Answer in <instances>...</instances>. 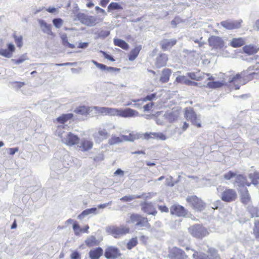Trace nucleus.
Returning <instances> with one entry per match:
<instances>
[{"mask_svg": "<svg viewBox=\"0 0 259 259\" xmlns=\"http://www.w3.org/2000/svg\"><path fill=\"white\" fill-rule=\"evenodd\" d=\"M244 70L240 73H237L236 75L229 76L228 82L232 83L235 90H238L241 85L244 84L246 83V78L248 80V76Z\"/></svg>", "mask_w": 259, "mask_h": 259, "instance_id": "1", "label": "nucleus"}, {"mask_svg": "<svg viewBox=\"0 0 259 259\" xmlns=\"http://www.w3.org/2000/svg\"><path fill=\"white\" fill-rule=\"evenodd\" d=\"M189 233L194 237L201 239L208 235L207 229L200 224H195L188 228Z\"/></svg>", "mask_w": 259, "mask_h": 259, "instance_id": "2", "label": "nucleus"}, {"mask_svg": "<svg viewBox=\"0 0 259 259\" xmlns=\"http://www.w3.org/2000/svg\"><path fill=\"white\" fill-rule=\"evenodd\" d=\"M130 222L131 223L134 224L135 228L142 229L143 227L149 228L150 225L148 223L147 218L142 217V215L133 213L131 215Z\"/></svg>", "mask_w": 259, "mask_h": 259, "instance_id": "3", "label": "nucleus"}, {"mask_svg": "<svg viewBox=\"0 0 259 259\" xmlns=\"http://www.w3.org/2000/svg\"><path fill=\"white\" fill-rule=\"evenodd\" d=\"M185 117L197 127H200L201 126L200 116H197L192 108H186L185 109Z\"/></svg>", "mask_w": 259, "mask_h": 259, "instance_id": "4", "label": "nucleus"}, {"mask_svg": "<svg viewBox=\"0 0 259 259\" xmlns=\"http://www.w3.org/2000/svg\"><path fill=\"white\" fill-rule=\"evenodd\" d=\"M106 230L108 233L112 235L114 237L117 238L128 233L130 229L128 227L124 226L119 227L110 226L106 227Z\"/></svg>", "mask_w": 259, "mask_h": 259, "instance_id": "5", "label": "nucleus"}, {"mask_svg": "<svg viewBox=\"0 0 259 259\" xmlns=\"http://www.w3.org/2000/svg\"><path fill=\"white\" fill-rule=\"evenodd\" d=\"M76 18L83 25L89 27L95 26L97 24V18L93 16H89L84 13H79Z\"/></svg>", "mask_w": 259, "mask_h": 259, "instance_id": "6", "label": "nucleus"}, {"mask_svg": "<svg viewBox=\"0 0 259 259\" xmlns=\"http://www.w3.org/2000/svg\"><path fill=\"white\" fill-rule=\"evenodd\" d=\"M186 200L196 210L200 211L205 208V203L196 196H189L187 197Z\"/></svg>", "mask_w": 259, "mask_h": 259, "instance_id": "7", "label": "nucleus"}, {"mask_svg": "<svg viewBox=\"0 0 259 259\" xmlns=\"http://www.w3.org/2000/svg\"><path fill=\"white\" fill-rule=\"evenodd\" d=\"M254 64L249 66L246 70H244L248 76L249 79L253 78L254 75H257L259 73V57L256 56L254 57Z\"/></svg>", "mask_w": 259, "mask_h": 259, "instance_id": "8", "label": "nucleus"}, {"mask_svg": "<svg viewBox=\"0 0 259 259\" xmlns=\"http://www.w3.org/2000/svg\"><path fill=\"white\" fill-rule=\"evenodd\" d=\"M242 22V21L241 19L238 20L228 19L221 22L220 25L226 29L232 30L240 28Z\"/></svg>", "mask_w": 259, "mask_h": 259, "instance_id": "9", "label": "nucleus"}, {"mask_svg": "<svg viewBox=\"0 0 259 259\" xmlns=\"http://www.w3.org/2000/svg\"><path fill=\"white\" fill-rule=\"evenodd\" d=\"M79 139L76 135L71 133L64 134L62 142L68 146H73L77 144Z\"/></svg>", "mask_w": 259, "mask_h": 259, "instance_id": "10", "label": "nucleus"}, {"mask_svg": "<svg viewBox=\"0 0 259 259\" xmlns=\"http://www.w3.org/2000/svg\"><path fill=\"white\" fill-rule=\"evenodd\" d=\"M237 197L236 191L231 189H226L221 194V199L225 202H231L234 201Z\"/></svg>", "mask_w": 259, "mask_h": 259, "instance_id": "11", "label": "nucleus"}, {"mask_svg": "<svg viewBox=\"0 0 259 259\" xmlns=\"http://www.w3.org/2000/svg\"><path fill=\"white\" fill-rule=\"evenodd\" d=\"M121 254L117 247L110 246L105 251L104 255L107 259H116L119 257Z\"/></svg>", "mask_w": 259, "mask_h": 259, "instance_id": "12", "label": "nucleus"}, {"mask_svg": "<svg viewBox=\"0 0 259 259\" xmlns=\"http://www.w3.org/2000/svg\"><path fill=\"white\" fill-rule=\"evenodd\" d=\"M116 115L123 117H132L138 116L139 113L136 110L131 108H126L124 110L116 109Z\"/></svg>", "mask_w": 259, "mask_h": 259, "instance_id": "13", "label": "nucleus"}, {"mask_svg": "<svg viewBox=\"0 0 259 259\" xmlns=\"http://www.w3.org/2000/svg\"><path fill=\"white\" fill-rule=\"evenodd\" d=\"M170 213L178 217H185L187 214V210L182 206L174 204L170 207Z\"/></svg>", "mask_w": 259, "mask_h": 259, "instance_id": "14", "label": "nucleus"}, {"mask_svg": "<svg viewBox=\"0 0 259 259\" xmlns=\"http://www.w3.org/2000/svg\"><path fill=\"white\" fill-rule=\"evenodd\" d=\"M210 46L215 49H222L224 46V42L222 38L218 36L212 35L208 38Z\"/></svg>", "mask_w": 259, "mask_h": 259, "instance_id": "15", "label": "nucleus"}, {"mask_svg": "<svg viewBox=\"0 0 259 259\" xmlns=\"http://www.w3.org/2000/svg\"><path fill=\"white\" fill-rule=\"evenodd\" d=\"M170 259H187V256L182 249L174 247L170 251L169 254Z\"/></svg>", "mask_w": 259, "mask_h": 259, "instance_id": "16", "label": "nucleus"}, {"mask_svg": "<svg viewBox=\"0 0 259 259\" xmlns=\"http://www.w3.org/2000/svg\"><path fill=\"white\" fill-rule=\"evenodd\" d=\"M94 109L98 113L103 115H116V109L115 108L95 106L94 107Z\"/></svg>", "mask_w": 259, "mask_h": 259, "instance_id": "17", "label": "nucleus"}, {"mask_svg": "<svg viewBox=\"0 0 259 259\" xmlns=\"http://www.w3.org/2000/svg\"><path fill=\"white\" fill-rule=\"evenodd\" d=\"M7 49H0V55L4 57L10 58L12 57L13 54L15 51V46L10 43L7 45Z\"/></svg>", "mask_w": 259, "mask_h": 259, "instance_id": "18", "label": "nucleus"}, {"mask_svg": "<svg viewBox=\"0 0 259 259\" xmlns=\"http://www.w3.org/2000/svg\"><path fill=\"white\" fill-rule=\"evenodd\" d=\"M187 74L192 79L197 81L204 79L207 76L208 77L207 80H211L214 79L212 76L209 74L203 73L202 75H201L199 72H189Z\"/></svg>", "mask_w": 259, "mask_h": 259, "instance_id": "19", "label": "nucleus"}, {"mask_svg": "<svg viewBox=\"0 0 259 259\" xmlns=\"http://www.w3.org/2000/svg\"><path fill=\"white\" fill-rule=\"evenodd\" d=\"M114 128V125L111 123H106L103 125V128H100L98 131V134L100 136L103 137L104 138L106 139L108 136L109 133L107 131H110Z\"/></svg>", "mask_w": 259, "mask_h": 259, "instance_id": "20", "label": "nucleus"}, {"mask_svg": "<svg viewBox=\"0 0 259 259\" xmlns=\"http://www.w3.org/2000/svg\"><path fill=\"white\" fill-rule=\"evenodd\" d=\"M176 81L179 83H184L190 86H199V83L191 81L184 75H180L176 77Z\"/></svg>", "mask_w": 259, "mask_h": 259, "instance_id": "21", "label": "nucleus"}, {"mask_svg": "<svg viewBox=\"0 0 259 259\" xmlns=\"http://www.w3.org/2000/svg\"><path fill=\"white\" fill-rule=\"evenodd\" d=\"M177 42L176 39H165L160 41V45L162 50L165 51L170 49Z\"/></svg>", "mask_w": 259, "mask_h": 259, "instance_id": "22", "label": "nucleus"}, {"mask_svg": "<svg viewBox=\"0 0 259 259\" xmlns=\"http://www.w3.org/2000/svg\"><path fill=\"white\" fill-rule=\"evenodd\" d=\"M168 60L167 55L165 54L160 55L156 59L155 65L157 68H160L166 65Z\"/></svg>", "mask_w": 259, "mask_h": 259, "instance_id": "23", "label": "nucleus"}, {"mask_svg": "<svg viewBox=\"0 0 259 259\" xmlns=\"http://www.w3.org/2000/svg\"><path fill=\"white\" fill-rule=\"evenodd\" d=\"M103 253V250L100 247L91 250L89 253L91 259H99Z\"/></svg>", "mask_w": 259, "mask_h": 259, "instance_id": "24", "label": "nucleus"}, {"mask_svg": "<svg viewBox=\"0 0 259 259\" xmlns=\"http://www.w3.org/2000/svg\"><path fill=\"white\" fill-rule=\"evenodd\" d=\"M38 23L41 30L44 33H47L49 35H54V34L51 30V25L47 24L43 20H39Z\"/></svg>", "mask_w": 259, "mask_h": 259, "instance_id": "25", "label": "nucleus"}, {"mask_svg": "<svg viewBox=\"0 0 259 259\" xmlns=\"http://www.w3.org/2000/svg\"><path fill=\"white\" fill-rule=\"evenodd\" d=\"M241 194V199L242 203L244 204L248 203L250 200V197L248 191L246 188L242 187L240 189Z\"/></svg>", "mask_w": 259, "mask_h": 259, "instance_id": "26", "label": "nucleus"}, {"mask_svg": "<svg viewBox=\"0 0 259 259\" xmlns=\"http://www.w3.org/2000/svg\"><path fill=\"white\" fill-rule=\"evenodd\" d=\"M235 183L237 184L239 187H241V188L244 187L245 185H247V186L250 185V184L247 182L246 178L241 175L236 176Z\"/></svg>", "mask_w": 259, "mask_h": 259, "instance_id": "27", "label": "nucleus"}, {"mask_svg": "<svg viewBox=\"0 0 259 259\" xmlns=\"http://www.w3.org/2000/svg\"><path fill=\"white\" fill-rule=\"evenodd\" d=\"M142 209L148 214L155 215L156 213V211L151 203H145L142 206Z\"/></svg>", "mask_w": 259, "mask_h": 259, "instance_id": "28", "label": "nucleus"}, {"mask_svg": "<svg viewBox=\"0 0 259 259\" xmlns=\"http://www.w3.org/2000/svg\"><path fill=\"white\" fill-rule=\"evenodd\" d=\"M144 136L145 138L147 139L149 138H155L161 140H165L166 139V136L161 133H151L149 134L146 133Z\"/></svg>", "mask_w": 259, "mask_h": 259, "instance_id": "29", "label": "nucleus"}, {"mask_svg": "<svg viewBox=\"0 0 259 259\" xmlns=\"http://www.w3.org/2000/svg\"><path fill=\"white\" fill-rule=\"evenodd\" d=\"M171 74L170 69L166 68L163 69L162 71V74L160 78V81L162 83L167 82L169 80V77Z\"/></svg>", "mask_w": 259, "mask_h": 259, "instance_id": "30", "label": "nucleus"}, {"mask_svg": "<svg viewBox=\"0 0 259 259\" xmlns=\"http://www.w3.org/2000/svg\"><path fill=\"white\" fill-rule=\"evenodd\" d=\"M79 147L81 151H86L92 148L93 143L90 141L83 140L81 142L80 145Z\"/></svg>", "mask_w": 259, "mask_h": 259, "instance_id": "31", "label": "nucleus"}, {"mask_svg": "<svg viewBox=\"0 0 259 259\" xmlns=\"http://www.w3.org/2000/svg\"><path fill=\"white\" fill-rule=\"evenodd\" d=\"M245 44V40L241 38H234L230 42V46L234 48H238Z\"/></svg>", "mask_w": 259, "mask_h": 259, "instance_id": "32", "label": "nucleus"}, {"mask_svg": "<svg viewBox=\"0 0 259 259\" xmlns=\"http://www.w3.org/2000/svg\"><path fill=\"white\" fill-rule=\"evenodd\" d=\"M142 49L141 46H139L135 47L130 53L128 55V59L130 61H134L138 56L140 50Z\"/></svg>", "mask_w": 259, "mask_h": 259, "instance_id": "33", "label": "nucleus"}, {"mask_svg": "<svg viewBox=\"0 0 259 259\" xmlns=\"http://www.w3.org/2000/svg\"><path fill=\"white\" fill-rule=\"evenodd\" d=\"M97 211V208L93 207L91 208L86 209L83 210L80 214L77 217L78 219L82 220L84 217L91 213H96Z\"/></svg>", "mask_w": 259, "mask_h": 259, "instance_id": "34", "label": "nucleus"}, {"mask_svg": "<svg viewBox=\"0 0 259 259\" xmlns=\"http://www.w3.org/2000/svg\"><path fill=\"white\" fill-rule=\"evenodd\" d=\"M113 42L115 46L119 47L124 50H127L129 47L128 45L125 41L120 39L114 38Z\"/></svg>", "mask_w": 259, "mask_h": 259, "instance_id": "35", "label": "nucleus"}, {"mask_svg": "<svg viewBox=\"0 0 259 259\" xmlns=\"http://www.w3.org/2000/svg\"><path fill=\"white\" fill-rule=\"evenodd\" d=\"M243 50L244 53L252 55L256 53L258 51V49L256 47L252 45L245 46L243 48Z\"/></svg>", "mask_w": 259, "mask_h": 259, "instance_id": "36", "label": "nucleus"}, {"mask_svg": "<svg viewBox=\"0 0 259 259\" xmlns=\"http://www.w3.org/2000/svg\"><path fill=\"white\" fill-rule=\"evenodd\" d=\"M224 84V83L223 82L219 81H209L207 83L206 85L204 86L209 89H217L222 87Z\"/></svg>", "mask_w": 259, "mask_h": 259, "instance_id": "37", "label": "nucleus"}, {"mask_svg": "<svg viewBox=\"0 0 259 259\" xmlns=\"http://www.w3.org/2000/svg\"><path fill=\"white\" fill-rule=\"evenodd\" d=\"M61 38L62 39V45L64 46H65L66 47L69 48H71V49L75 48V46L73 44H70L68 42L67 36L66 33H63V34H61Z\"/></svg>", "mask_w": 259, "mask_h": 259, "instance_id": "38", "label": "nucleus"}, {"mask_svg": "<svg viewBox=\"0 0 259 259\" xmlns=\"http://www.w3.org/2000/svg\"><path fill=\"white\" fill-rule=\"evenodd\" d=\"M209 259H220L217 250L214 248H209L207 251Z\"/></svg>", "mask_w": 259, "mask_h": 259, "instance_id": "39", "label": "nucleus"}, {"mask_svg": "<svg viewBox=\"0 0 259 259\" xmlns=\"http://www.w3.org/2000/svg\"><path fill=\"white\" fill-rule=\"evenodd\" d=\"M75 113L80 115H85L89 112V109L88 107L85 106H81L76 108L74 111Z\"/></svg>", "mask_w": 259, "mask_h": 259, "instance_id": "40", "label": "nucleus"}, {"mask_svg": "<svg viewBox=\"0 0 259 259\" xmlns=\"http://www.w3.org/2000/svg\"><path fill=\"white\" fill-rule=\"evenodd\" d=\"M247 210L249 213L250 214L251 218L258 217V209L252 205H249L247 207Z\"/></svg>", "mask_w": 259, "mask_h": 259, "instance_id": "41", "label": "nucleus"}, {"mask_svg": "<svg viewBox=\"0 0 259 259\" xmlns=\"http://www.w3.org/2000/svg\"><path fill=\"white\" fill-rule=\"evenodd\" d=\"M249 178L251 181V183L254 185H257L259 182V173L254 172L249 175Z\"/></svg>", "mask_w": 259, "mask_h": 259, "instance_id": "42", "label": "nucleus"}, {"mask_svg": "<svg viewBox=\"0 0 259 259\" xmlns=\"http://www.w3.org/2000/svg\"><path fill=\"white\" fill-rule=\"evenodd\" d=\"M85 243L88 247H92L98 244L97 240L94 236H91L88 237L85 240Z\"/></svg>", "mask_w": 259, "mask_h": 259, "instance_id": "43", "label": "nucleus"}, {"mask_svg": "<svg viewBox=\"0 0 259 259\" xmlns=\"http://www.w3.org/2000/svg\"><path fill=\"white\" fill-rule=\"evenodd\" d=\"M73 117V114L72 113H68L65 114H63L60 117L57 118V120L60 122L61 123H64L65 122L67 121L68 120L72 118Z\"/></svg>", "mask_w": 259, "mask_h": 259, "instance_id": "44", "label": "nucleus"}, {"mask_svg": "<svg viewBox=\"0 0 259 259\" xmlns=\"http://www.w3.org/2000/svg\"><path fill=\"white\" fill-rule=\"evenodd\" d=\"M253 234L255 238L257 239H259V220H255L254 222V226L253 228Z\"/></svg>", "mask_w": 259, "mask_h": 259, "instance_id": "45", "label": "nucleus"}, {"mask_svg": "<svg viewBox=\"0 0 259 259\" xmlns=\"http://www.w3.org/2000/svg\"><path fill=\"white\" fill-rule=\"evenodd\" d=\"M123 8L118 3L115 2L111 3L108 6L107 11L110 12L114 10H122Z\"/></svg>", "mask_w": 259, "mask_h": 259, "instance_id": "46", "label": "nucleus"}, {"mask_svg": "<svg viewBox=\"0 0 259 259\" xmlns=\"http://www.w3.org/2000/svg\"><path fill=\"white\" fill-rule=\"evenodd\" d=\"M123 141L122 137H118L112 136V137L109 140L108 143L110 145L119 144Z\"/></svg>", "mask_w": 259, "mask_h": 259, "instance_id": "47", "label": "nucleus"}, {"mask_svg": "<svg viewBox=\"0 0 259 259\" xmlns=\"http://www.w3.org/2000/svg\"><path fill=\"white\" fill-rule=\"evenodd\" d=\"M138 244V240L137 238H132L127 243V248L128 249H131L134 247L136 246Z\"/></svg>", "mask_w": 259, "mask_h": 259, "instance_id": "48", "label": "nucleus"}, {"mask_svg": "<svg viewBox=\"0 0 259 259\" xmlns=\"http://www.w3.org/2000/svg\"><path fill=\"white\" fill-rule=\"evenodd\" d=\"M193 257L194 259H209L205 254L196 251L193 254Z\"/></svg>", "mask_w": 259, "mask_h": 259, "instance_id": "49", "label": "nucleus"}, {"mask_svg": "<svg viewBox=\"0 0 259 259\" xmlns=\"http://www.w3.org/2000/svg\"><path fill=\"white\" fill-rule=\"evenodd\" d=\"M53 164L51 166V168L54 170H58L61 168V166L62 165V162L57 160H54L53 161Z\"/></svg>", "mask_w": 259, "mask_h": 259, "instance_id": "50", "label": "nucleus"}, {"mask_svg": "<svg viewBox=\"0 0 259 259\" xmlns=\"http://www.w3.org/2000/svg\"><path fill=\"white\" fill-rule=\"evenodd\" d=\"M140 196H136V195H128V196H125L122 197H121L120 200L123 202H130L136 198H140Z\"/></svg>", "mask_w": 259, "mask_h": 259, "instance_id": "51", "label": "nucleus"}, {"mask_svg": "<svg viewBox=\"0 0 259 259\" xmlns=\"http://www.w3.org/2000/svg\"><path fill=\"white\" fill-rule=\"evenodd\" d=\"M64 128L63 125H59L58 126V128L56 130V134L60 137L61 138V141L62 140V139L63 138V136H64V134H67V132H65L64 131H63L62 130Z\"/></svg>", "mask_w": 259, "mask_h": 259, "instance_id": "52", "label": "nucleus"}, {"mask_svg": "<svg viewBox=\"0 0 259 259\" xmlns=\"http://www.w3.org/2000/svg\"><path fill=\"white\" fill-rule=\"evenodd\" d=\"M202 37H200L199 38H196L194 37H191L190 39L195 43L198 44L199 47L201 48L205 44V42L202 40Z\"/></svg>", "mask_w": 259, "mask_h": 259, "instance_id": "53", "label": "nucleus"}, {"mask_svg": "<svg viewBox=\"0 0 259 259\" xmlns=\"http://www.w3.org/2000/svg\"><path fill=\"white\" fill-rule=\"evenodd\" d=\"M54 25L57 28H60L63 24V21L60 18H55L53 20Z\"/></svg>", "mask_w": 259, "mask_h": 259, "instance_id": "54", "label": "nucleus"}, {"mask_svg": "<svg viewBox=\"0 0 259 259\" xmlns=\"http://www.w3.org/2000/svg\"><path fill=\"white\" fill-rule=\"evenodd\" d=\"M14 37L15 38V41L16 44H17L18 47L21 48L23 45V41H22V36H16L14 35Z\"/></svg>", "mask_w": 259, "mask_h": 259, "instance_id": "55", "label": "nucleus"}, {"mask_svg": "<svg viewBox=\"0 0 259 259\" xmlns=\"http://www.w3.org/2000/svg\"><path fill=\"white\" fill-rule=\"evenodd\" d=\"M73 229L76 235H78L80 233L82 232V229L80 228L79 225L76 223H74L73 225Z\"/></svg>", "mask_w": 259, "mask_h": 259, "instance_id": "56", "label": "nucleus"}, {"mask_svg": "<svg viewBox=\"0 0 259 259\" xmlns=\"http://www.w3.org/2000/svg\"><path fill=\"white\" fill-rule=\"evenodd\" d=\"M26 60H27V57L23 55L18 59H12V61L14 62L15 64H19L22 63Z\"/></svg>", "mask_w": 259, "mask_h": 259, "instance_id": "57", "label": "nucleus"}, {"mask_svg": "<svg viewBox=\"0 0 259 259\" xmlns=\"http://www.w3.org/2000/svg\"><path fill=\"white\" fill-rule=\"evenodd\" d=\"M235 173L232 171H229L227 173L224 174V178L225 180H229L232 178L235 177Z\"/></svg>", "mask_w": 259, "mask_h": 259, "instance_id": "58", "label": "nucleus"}, {"mask_svg": "<svg viewBox=\"0 0 259 259\" xmlns=\"http://www.w3.org/2000/svg\"><path fill=\"white\" fill-rule=\"evenodd\" d=\"M11 84L13 88L16 89H19L22 87L25 84V83L24 82L15 81L11 82Z\"/></svg>", "mask_w": 259, "mask_h": 259, "instance_id": "59", "label": "nucleus"}, {"mask_svg": "<svg viewBox=\"0 0 259 259\" xmlns=\"http://www.w3.org/2000/svg\"><path fill=\"white\" fill-rule=\"evenodd\" d=\"M92 62H93V63L94 64H95L96 67L97 68H98L99 69H100V70H102V71H105V69H106V65H104V64H101V63H99L98 62H97V61L93 60L92 61Z\"/></svg>", "mask_w": 259, "mask_h": 259, "instance_id": "60", "label": "nucleus"}, {"mask_svg": "<svg viewBox=\"0 0 259 259\" xmlns=\"http://www.w3.org/2000/svg\"><path fill=\"white\" fill-rule=\"evenodd\" d=\"M110 34V31L108 30H102L99 33V37L101 38H105Z\"/></svg>", "mask_w": 259, "mask_h": 259, "instance_id": "61", "label": "nucleus"}, {"mask_svg": "<svg viewBox=\"0 0 259 259\" xmlns=\"http://www.w3.org/2000/svg\"><path fill=\"white\" fill-rule=\"evenodd\" d=\"M182 22V20L180 18L176 17L173 20L171 21V24L173 27H176L177 25Z\"/></svg>", "mask_w": 259, "mask_h": 259, "instance_id": "62", "label": "nucleus"}, {"mask_svg": "<svg viewBox=\"0 0 259 259\" xmlns=\"http://www.w3.org/2000/svg\"><path fill=\"white\" fill-rule=\"evenodd\" d=\"M156 97V94H151L150 95H147L146 97H145L143 99V101H152L154 99H155Z\"/></svg>", "mask_w": 259, "mask_h": 259, "instance_id": "63", "label": "nucleus"}, {"mask_svg": "<svg viewBox=\"0 0 259 259\" xmlns=\"http://www.w3.org/2000/svg\"><path fill=\"white\" fill-rule=\"evenodd\" d=\"M71 259H80V255L78 252L75 251L73 252L71 254Z\"/></svg>", "mask_w": 259, "mask_h": 259, "instance_id": "64", "label": "nucleus"}]
</instances>
